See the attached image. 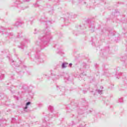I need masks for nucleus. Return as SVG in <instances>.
Returning <instances> with one entry per match:
<instances>
[{"label":"nucleus","instance_id":"f257e3e1","mask_svg":"<svg viewBox=\"0 0 127 127\" xmlns=\"http://www.w3.org/2000/svg\"><path fill=\"white\" fill-rule=\"evenodd\" d=\"M51 33L50 32H47L46 33L41 36L39 38V40L36 42L37 45H39V46L41 45L40 40L41 41H46L47 42L50 41V39H51Z\"/></svg>","mask_w":127,"mask_h":127},{"label":"nucleus","instance_id":"f03ea898","mask_svg":"<svg viewBox=\"0 0 127 127\" xmlns=\"http://www.w3.org/2000/svg\"><path fill=\"white\" fill-rule=\"evenodd\" d=\"M31 104V102H28L26 104V106L24 108V112H28V110H27V108H28L27 106H29V105H30Z\"/></svg>","mask_w":127,"mask_h":127},{"label":"nucleus","instance_id":"7ed1b4c3","mask_svg":"<svg viewBox=\"0 0 127 127\" xmlns=\"http://www.w3.org/2000/svg\"><path fill=\"white\" fill-rule=\"evenodd\" d=\"M67 65H68V63H63L62 65V67L63 68V69H64L65 68H66V67H67Z\"/></svg>","mask_w":127,"mask_h":127},{"label":"nucleus","instance_id":"20e7f679","mask_svg":"<svg viewBox=\"0 0 127 127\" xmlns=\"http://www.w3.org/2000/svg\"><path fill=\"white\" fill-rule=\"evenodd\" d=\"M49 111H51V112H52V111H53V107L50 106L49 107Z\"/></svg>","mask_w":127,"mask_h":127},{"label":"nucleus","instance_id":"39448f33","mask_svg":"<svg viewBox=\"0 0 127 127\" xmlns=\"http://www.w3.org/2000/svg\"><path fill=\"white\" fill-rule=\"evenodd\" d=\"M21 25V23H20L19 22H17L15 23L16 26H18V25Z\"/></svg>","mask_w":127,"mask_h":127},{"label":"nucleus","instance_id":"423d86ee","mask_svg":"<svg viewBox=\"0 0 127 127\" xmlns=\"http://www.w3.org/2000/svg\"><path fill=\"white\" fill-rule=\"evenodd\" d=\"M4 77V74H2V75H1L0 76V78L1 79H3Z\"/></svg>","mask_w":127,"mask_h":127},{"label":"nucleus","instance_id":"0eeeda50","mask_svg":"<svg viewBox=\"0 0 127 127\" xmlns=\"http://www.w3.org/2000/svg\"><path fill=\"white\" fill-rule=\"evenodd\" d=\"M102 90H98V93L100 94V95H101L102 94Z\"/></svg>","mask_w":127,"mask_h":127},{"label":"nucleus","instance_id":"6e6552de","mask_svg":"<svg viewBox=\"0 0 127 127\" xmlns=\"http://www.w3.org/2000/svg\"><path fill=\"white\" fill-rule=\"evenodd\" d=\"M122 101H123V98L119 99V102L120 103H122Z\"/></svg>","mask_w":127,"mask_h":127},{"label":"nucleus","instance_id":"1a4fd4ad","mask_svg":"<svg viewBox=\"0 0 127 127\" xmlns=\"http://www.w3.org/2000/svg\"><path fill=\"white\" fill-rule=\"evenodd\" d=\"M24 1H27V2H28L29 1H30V0H23Z\"/></svg>","mask_w":127,"mask_h":127},{"label":"nucleus","instance_id":"9d476101","mask_svg":"<svg viewBox=\"0 0 127 127\" xmlns=\"http://www.w3.org/2000/svg\"><path fill=\"white\" fill-rule=\"evenodd\" d=\"M47 24H51V22H50V21H48L47 22Z\"/></svg>","mask_w":127,"mask_h":127},{"label":"nucleus","instance_id":"9b49d317","mask_svg":"<svg viewBox=\"0 0 127 127\" xmlns=\"http://www.w3.org/2000/svg\"><path fill=\"white\" fill-rule=\"evenodd\" d=\"M23 45H21V46L20 47V48H21L22 49H23Z\"/></svg>","mask_w":127,"mask_h":127},{"label":"nucleus","instance_id":"f8f14e48","mask_svg":"<svg viewBox=\"0 0 127 127\" xmlns=\"http://www.w3.org/2000/svg\"><path fill=\"white\" fill-rule=\"evenodd\" d=\"M12 121H15V119L13 118V119H12Z\"/></svg>","mask_w":127,"mask_h":127},{"label":"nucleus","instance_id":"ddd939ff","mask_svg":"<svg viewBox=\"0 0 127 127\" xmlns=\"http://www.w3.org/2000/svg\"><path fill=\"white\" fill-rule=\"evenodd\" d=\"M69 66H72V64H69Z\"/></svg>","mask_w":127,"mask_h":127},{"label":"nucleus","instance_id":"4468645a","mask_svg":"<svg viewBox=\"0 0 127 127\" xmlns=\"http://www.w3.org/2000/svg\"><path fill=\"white\" fill-rule=\"evenodd\" d=\"M101 89H103V87L102 86L101 87Z\"/></svg>","mask_w":127,"mask_h":127},{"label":"nucleus","instance_id":"2eb2a0df","mask_svg":"<svg viewBox=\"0 0 127 127\" xmlns=\"http://www.w3.org/2000/svg\"><path fill=\"white\" fill-rule=\"evenodd\" d=\"M49 119H47V121H48Z\"/></svg>","mask_w":127,"mask_h":127}]
</instances>
